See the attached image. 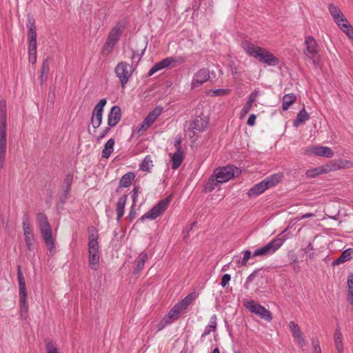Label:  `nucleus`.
<instances>
[{"label":"nucleus","mask_w":353,"mask_h":353,"mask_svg":"<svg viewBox=\"0 0 353 353\" xmlns=\"http://www.w3.org/2000/svg\"><path fill=\"white\" fill-rule=\"evenodd\" d=\"M242 48L248 54L257 59L260 62L270 66L279 64V59L265 48L257 46L248 40L241 42Z\"/></svg>","instance_id":"1"},{"label":"nucleus","mask_w":353,"mask_h":353,"mask_svg":"<svg viewBox=\"0 0 353 353\" xmlns=\"http://www.w3.org/2000/svg\"><path fill=\"white\" fill-rule=\"evenodd\" d=\"M241 172V170L234 165L217 168L214 170V174L208 179L205 188L207 191L211 192L219 183L227 182L232 178L238 176Z\"/></svg>","instance_id":"2"},{"label":"nucleus","mask_w":353,"mask_h":353,"mask_svg":"<svg viewBox=\"0 0 353 353\" xmlns=\"http://www.w3.org/2000/svg\"><path fill=\"white\" fill-rule=\"evenodd\" d=\"M195 297L196 296L194 293L189 294L183 299L175 304L168 314L165 315L159 323V330H162L166 325L178 319L181 314L185 312L188 306L192 303Z\"/></svg>","instance_id":"3"},{"label":"nucleus","mask_w":353,"mask_h":353,"mask_svg":"<svg viewBox=\"0 0 353 353\" xmlns=\"http://www.w3.org/2000/svg\"><path fill=\"white\" fill-rule=\"evenodd\" d=\"M126 24L125 19H121L110 29L101 50L103 56L107 57L112 52L124 32Z\"/></svg>","instance_id":"4"},{"label":"nucleus","mask_w":353,"mask_h":353,"mask_svg":"<svg viewBox=\"0 0 353 353\" xmlns=\"http://www.w3.org/2000/svg\"><path fill=\"white\" fill-rule=\"evenodd\" d=\"M37 223L43 238V241L48 248L51 255H54L56 252L54 240L52 238V231L50 225L48 221V218L43 212H39L37 215Z\"/></svg>","instance_id":"5"},{"label":"nucleus","mask_w":353,"mask_h":353,"mask_svg":"<svg viewBox=\"0 0 353 353\" xmlns=\"http://www.w3.org/2000/svg\"><path fill=\"white\" fill-rule=\"evenodd\" d=\"M209 127L208 119L205 117H196L191 121L186 130V136H188L192 142L197 139L198 133L201 132Z\"/></svg>","instance_id":"6"},{"label":"nucleus","mask_w":353,"mask_h":353,"mask_svg":"<svg viewBox=\"0 0 353 353\" xmlns=\"http://www.w3.org/2000/svg\"><path fill=\"white\" fill-rule=\"evenodd\" d=\"M243 303L245 308L248 309L250 312L255 314L260 318L267 321H272V316L271 312L259 303L253 300L248 299L243 300Z\"/></svg>","instance_id":"7"},{"label":"nucleus","mask_w":353,"mask_h":353,"mask_svg":"<svg viewBox=\"0 0 353 353\" xmlns=\"http://www.w3.org/2000/svg\"><path fill=\"white\" fill-rule=\"evenodd\" d=\"M185 59L182 57H168L156 63L149 70L148 75L152 76L157 72L168 68H174L177 63H182Z\"/></svg>","instance_id":"8"},{"label":"nucleus","mask_w":353,"mask_h":353,"mask_svg":"<svg viewBox=\"0 0 353 353\" xmlns=\"http://www.w3.org/2000/svg\"><path fill=\"white\" fill-rule=\"evenodd\" d=\"M170 202V198L167 197L159 201L151 210L144 214L139 221H143L145 219L154 220L160 216L168 208V204Z\"/></svg>","instance_id":"9"},{"label":"nucleus","mask_w":353,"mask_h":353,"mask_svg":"<svg viewBox=\"0 0 353 353\" xmlns=\"http://www.w3.org/2000/svg\"><path fill=\"white\" fill-rule=\"evenodd\" d=\"M114 73L119 79L121 85L124 88L132 74V65L125 61H121L114 68Z\"/></svg>","instance_id":"10"},{"label":"nucleus","mask_w":353,"mask_h":353,"mask_svg":"<svg viewBox=\"0 0 353 353\" xmlns=\"http://www.w3.org/2000/svg\"><path fill=\"white\" fill-rule=\"evenodd\" d=\"M283 242V239L281 238L274 239L265 245L256 249L254 252L252 256L271 255L281 248Z\"/></svg>","instance_id":"11"},{"label":"nucleus","mask_w":353,"mask_h":353,"mask_svg":"<svg viewBox=\"0 0 353 353\" xmlns=\"http://www.w3.org/2000/svg\"><path fill=\"white\" fill-rule=\"evenodd\" d=\"M304 44L305 46L303 50L304 54L312 61L314 65H316V57L318 54L319 50L315 39L311 36H306Z\"/></svg>","instance_id":"12"},{"label":"nucleus","mask_w":353,"mask_h":353,"mask_svg":"<svg viewBox=\"0 0 353 353\" xmlns=\"http://www.w3.org/2000/svg\"><path fill=\"white\" fill-rule=\"evenodd\" d=\"M163 108L161 107H156L152 110L144 120L138 125L137 132H143L147 130L152 124L157 119V118L161 114Z\"/></svg>","instance_id":"13"},{"label":"nucleus","mask_w":353,"mask_h":353,"mask_svg":"<svg viewBox=\"0 0 353 353\" xmlns=\"http://www.w3.org/2000/svg\"><path fill=\"white\" fill-rule=\"evenodd\" d=\"M304 152L307 155H315L325 158H332L334 154L330 148L319 145L305 148Z\"/></svg>","instance_id":"14"},{"label":"nucleus","mask_w":353,"mask_h":353,"mask_svg":"<svg viewBox=\"0 0 353 353\" xmlns=\"http://www.w3.org/2000/svg\"><path fill=\"white\" fill-rule=\"evenodd\" d=\"M7 123L6 122H1L0 125V168L4 164L6 154L7 145Z\"/></svg>","instance_id":"15"},{"label":"nucleus","mask_w":353,"mask_h":353,"mask_svg":"<svg viewBox=\"0 0 353 353\" xmlns=\"http://www.w3.org/2000/svg\"><path fill=\"white\" fill-rule=\"evenodd\" d=\"M107 101L105 99H101L95 105L92 113L91 123L94 128H98L102 122L103 110Z\"/></svg>","instance_id":"16"},{"label":"nucleus","mask_w":353,"mask_h":353,"mask_svg":"<svg viewBox=\"0 0 353 353\" xmlns=\"http://www.w3.org/2000/svg\"><path fill=\"white\" fill-rule=\"evenodd\" d=\"M210 71L208 69H199L193 74L191 82V89L200 87L210 79Z\"/></svg>","instance_id":"17"},{"label":"nucleus","mask_w":353,"mask_h":353,"mask_svg":"<svg viewBox=\"0 0 353 353\" xmlns=\"http://www.w3.org/2000/svg\"><path fill=\"white\" fill-rule=\"evenodd\" d=\"M88 265L91 270H97L99 267V246H88Z\"/></svg>","instance_id":"18"},{"label":"nucleus","mask_w":353,"mask_h":353,"mask_svg":"<svg viewBox=\"0 0 353 353\" xmlns=\"http://www.w3.org/2000/svg\"><path fill=\"white\" fill-rule=\"evenodd\" d=\"M289 328L298 345L301 347H305L306 345V341L299 325L295 321H291L289 323Z\"/></svg>","instance_id":"19"},{"label":"nucleus","mask_w":353,"mask_h":353,"mask_svg":"<svg viewBox=\"0 0 353 353\" xmlns=\"http://www.w3.org/2000/svg\"><path fill=\"white\" fill-rule=\"evenodd\" d=\"M334 22L348 37H353V28L343 14L333 18Z\"/></svg>","instance_id":"20"},{"label":"nucleus","mask_w":353,"mask_h":353,"mask_svg":"<svg viewBox=\"0 0 353 353\" xmlns=\"http://www.w3.org/2000/svg\"><path fill=\"white\" fill-rule=\"evenodd\" d=\"M334 22L348 37H353V28L343 14L333 18Z\"/></svg>","instance_id":"21"},{"label":"nucleus","mask_w":353,"mask_h":353,"mask_svg":"<svg viewBox=\"0 0 353 353\" xmlns=\"http://www.w3.org/2000/svg\"><path fill=\"white\" fill-rule=\"evenodd\" d=\"M334 22L348 37H353V28L343 14L333 18Z\"/></svg>","instance_id":"22"},{"label":"nucleus","mask_w":353,"mask_h":353,"mask_svg":"<svg viewBox=\"0 0 353 353\" xmlns=\"http://www.w3.org/2000/svg\"><path fill=\"white\" fill-rule=\"evenodd\" d=\"M121 108L114 105L111 108V110L108 117V125L109 127L115 126L121 120Z\"/></svg>","instance_id":"23"},{"label":"nucleus","mask_w":353,"mask_h":353,"mask_svg":"<svg viewBox=\"0 0 353 353\" xmlns=\"http://www.w3.org/2000/svg\"><path fill=\"white\" fill-rule=\"evenodd\" d=\"M330 167L329 163L321 166L316 167L306 171V176L308 178H314L320 174L330 172Z\"/></svg>","instance_id":"24"},{"label":"nucleus","mask_w":353,"mask_h":353,"mask_svg":"<svg viewBox=\"0 0 353 353\" xmlns=\"http://www.w3.org/2000/svg\"><path fill=\"white\" fill-rule=\"evenodd\" d=\"M216 315L213 314L210 317V323L205 327L203 333L201 336L200 341L201 343H204L205 341L207 336L212 332H216Z\"/></svg>","instance_id":"25"},{"label":"nucleus","mask_w":353,"mask_h":353,"mask_svg":"<svg viewBox=\"0 0 353 353\" xmlns=\"http://www.w3.org/2000/svg\"><path fill=\"white\" fill-rule=\"evenodd\" d=\"M259 95V92L256 90H254L253 92H252L248 97V101L243 107V108L241 110V114L240 117L243 118L251 110V108L253 105V103L255 102L257 97Z\"/></svg>","instance_id":"26"},{"label":"nucleus","mask_w":353,"mask_h":353,"mask_svg":"<svg viewBox=\"0 0 353 353\" xmlns=\"http://www.w3.org/2000/svg\"><path fill=\"white\" fill-rule=\"evenodd\" d=\"M329 165L331 172L353 167V163L351 161L342 159L330 162Z\"/></svg>","instance_id":"27"},{"label":"nucleus","mask_w":353,"mask_h":353,"mask_svg":"<svg viewBox=\"0 0 353 353\" xmlns=\"http://www.w3.org/2000/svg\"><path fill=\"white\" fill-rule=\"evenodd\" d=\"M283 174L281 172H278L266 177L263 179V181L269 189L277 185L283 179Z\"/></svg>","instance_id":"28"},{"label":"nucleus","mask_w":353,"mask_h":353,"mask_svg":"<svg viewBox=\"0 0 353 353\" xmlns=\"http://www.w3.org/2000/svg\"><path fill=\"white\" fill-rule=\"evenodd\" d=\"M268 189V188L265 183L263 180L260 183L254 185L251 189H250L248 194L250 197L256 196L263 193Z\"/></svg>","instance_id":"29"},{"label":"nucleus","mask_w":353,"mask_h":353,"mask_svg":"<svg viewBox=\"0 0 353 353\" xmlns=\"http://www.w3.org/2000/svg\"><path fill=\"white\" fill-rule=\"evenodd\" d=\"M88 246H99L98 242V231L94 226H90L88 229Z\"/></svg>","instance_id":"30"},{"label":"nucleus","mask_w":353,"mask_h":353,"mask_svg":"<svg viewBox=\"0 0 353 353\" xmlns=\"http://www.w3.org/2000/svg\"><path fill=\"white\" fill-rule=\"evenodd\" d=\"M128 196L126 194L120 197L117 201L116 211H117V219L120 221L121 217L124 214L125 206L126 203Z\"/></svg>","instance_id":"31"},{"label":"nucleus","mask_w":353,"mask_h":353,"mask_svg":"<svg viewBox=\"0 0 353 353\" xmlns=\"http://www.w3.org/2000/svg\"><path fill=\"white\" fill-rule=\"evenodd\" d=\"M114 139L110 138L105 143L104 148L101 152L102 158L108 159L114 151Z\"/></svg>","instance_id":"32"},{"label":"nucleus","mask_w":353,"mask_h":353,"mask_svg":"<svg viewBox=\"0 0 353 353\" xmlns=\"http://www.w3.org/2000/svg\"><path fill=\"white\" fill-rule=\"evenodd\" d=\"M310 115L307 112L305 108H303L299 111L298 113L296 118L293 121V126L294 127H299L301 124L305 122L306 121L309 120Z\"/></svg>","instance_id":"33"},{"label":"nucleus","mask_w":353,"mask_h":353,"mask_svg":"<svg viewBox=\"0 0 353 353\" xmlns=\"http://www.w3.org/2000/svg\"><path fill=\"white\" fill-rule=\"evenodd\" d=\"M184 154L182 150L176 151L172 155V168L177 169L183 162Z\"/></svg>","instance_id":"34"},{"label":"nucleus","mask_w":353,"mask_h":353,"mask_svg":"<svg viewBox=\"0 0 353 353\" xmlns=\"http://www.w3.org/2000/svg\"><path fill=\"white\" fill-rule=\"evenodd\" d=\"M351 255H352L351 249H347V250H344L342 252L341 255L338 259H335L332 262V265L334 266H336V265H340L342 263L349 261L352 258Z\"/></svg>","instance_id":"35"},{"label":"nucleus","mask_w":353,"mask_h":353,"mask_svg":"<svg viewBox=\"0 0 353 353\" xmlns=\"http://www.w3.org/2000/svg\"><path fill=\"white\" fill-rule=\"evenodd\" d=\"M296 97L294 94H287L283 97L282 108L285 111L292 105L296 101Z\"/></svg>","instance_id":"36"},{"label":"nucleus","mask_w":353,"mask_h":353,"mask_svg":"<svg viewBox=\"0 0 353 353\" xmlns=\"http://www.w3.org/2000/svg\"><path fill=\"white\" fill-rule=\"evenodd\" d=\"M134 179V174L132 172L125 174L119 181V187L127 188L130 186Z\"/></svg>","instance_id":"37"},{"label":"nucleus","mask_w":353,"mask_h":353,"mask_svg":"<svg viewBox=\"0 0 353 353\" xmlns=\"http://www.w3.org/2000/svg\"><path fill=\"white\" fill-rule=\"evenodd\" d=\"M334 339L336 350L339 353L343 352L342 334L339 328H336L334 334Z\"/></svg>","instance_id":"38"},{"label":"nucleus","mask_w":353,"mask_h":353,"mask_svg":"<svg viewBox=\"0 0 353 353\" xmlns=\"http://www.w3.org/2000/svg\"><path fill=\"white\" fill-rule=\"evenodd\" d=\"M148 254L145 252H141L139 255V261L137 263V267L135 270L133 272V274H138L144 267L145 263L148 261Z\"/></svg>","instance_id":"39"},{"label":"nucleus","mask_w":353,"mask_h":353,"mask_svg":"<svg viewBox=\"0 0 353 353\" xmlns=\"http://www.w3.org/2000/svg\"><path fill=\"white\" fill-rule=\"evenodd\" d=\"M27 27L28 28L29 40H37L36 26L33 19H28Z\"/></svg>","instance_id":"40"},{"label":"nucleus","mask_w":353,"mask_h":353,"mask_svg":"<svg viewBox=\"0 0 353 353\" xmlns=\"http://www.w3.org/2000/svg\"><path fill=\"white\" fill-rule=\"evenodd\" d=\"M24 234V240L26 244L27 249L29 251H32L34 248V235L32 231L28 232L26 231L23 232Z\"/></svg>","instance_id":"41"},{"label":"nucleus","mask_w":353,"mask_h":353,"mask_svg":"<svg viewBox=\"0 0 353 353\" xmlns=\"http://www.w3.org/2000/svg\"><path fill=\"white\" fill-rule=\"evenodd\" d=\"M231 92L230 89L223 88V89H214L210 90L208 92V94L211 95L212 97H223L229 94Z\"/></svg>","instance_id":"42"},{"label":"nucleus","mask_w":353,"mask_h":353,"mask_svg":"<svg viewBox=\"0 0 353 353\" xmlns=\"http://www.w3.org/2000/svg\"><path fill=\"white\" fill-rule=\"evenodd\" d=\"M73 181V176L71 174H67L63 182L64 196L66 198L71 189V185Z\"/></svg>","instance_id":"43"},{"label":"nucleus","mask_w":353,"mask_h":353,"mask_svg":"<svg viewBox=\"0 0 353 353\" xmlns=\"http://www.w3.org/2000/svg\"><path fill=\"white\" fill-rule=\"evenodd\" d=\"M152 166L153 164L151 157L148 155L143 159L142 163H141L140 169L143 171L148 172L152 168Z\"/></svg>","instance_id":"44"},{"label":"nucleus","mask_w":353,"mask_h":353,"mask_svg":"<svg viewBox=\"0 0 353 353\" xmlns=\"http://www.w3.org/2000/svg\"><path fill=\"white\" fill-rule=\"evenodd\" d=\"M20 314L23 319L28 317V304L27 300H19Z\"/></svg>","instance_id":"45"},{"label":"nucleus","mask_w":353,"mask_h":353,"mask_svg":"<svg viewBox=\"0 0 353 353\" xmlns=\"http://www.w3.org/2000/svg\"><path fill=\"white\" fill-rule=\"evenodd\" d=\"M46 353H59L57 347L54 344L53 341L47 339L45 340Z\"/></svg>","instance_id":"46"},{"label":"nucleus","mask_w":353,"mask_h":353,"mask_svg":"<svg viewBox=\"0 0 353 353\" xmlns=\"http://www.w3.org/2000/svg\"><path fill=\"white\" fill-rule=\"evenodd\" d=\"M328 10L332 18L336 16L339 17L340 14H343L341 9L333 3L329 5Z\"/></svg>","instance_id":"47"},{"label":"nucleus","mask_w":353,"mask_h":353,"mask_svg":"<svg viewBox=\"0 0 353 353\" xmlns=\"http://www.w3.org/2000/svg\"><path fill=\"white\" fill-rule=\"evenodd\" d=\"M22 228L23 232L28 231L30 232V218L28 214H25L23 216V221H22Z\"/></svg>","instance_id":"48"},{"label":"nucleus","mask_w":353,"mask_h":353,"mask_svg":"<svg viewBox=\"0 0 353 353\" xmlns=\"http://www.w3.org/2000/svg\"><path fill=\"white\" fill-rule=\"evenodd\" d=\"M50 70L49 63L48 59L43 61L41 68V79L43 81V78L46 77Z\"/></svg>","instance_id":"49"},{"label":"nucleus","mask_w":353,"mask_h":353,"mask_svg":"<svg viewBox=\"0 0 353 353\" xmlns=\"http://www.w3.org/2000/svg\"><path fill=\"white\" fill-rule=\"evenodd\" d=\"M17 279L19 282V288L26 286L25 278L23 275L21 268L20 265H19L17 268Z\"/></svg>","instance_id":"50"},{"label":"nucleus","mask_w":353,"mask_h":353,"mask_svg":"<svg viewBox=\"0 0 353 353\" xmlns=\"http://www.w3.org/2000/svg\"><path fill=\"white\" fill-rule=\"evenodd\" d=\"M251 257V252L250 250H245L243 252V258L238 261V263L241 266H245L247 264L248 261Z\"/></svg>","instance_id":"51"},{"label":"nucleus","mask_w":353,"mask_h":353,"mask_svg":"<svg viewBox=\"0 0 353 353\" xmlns=\"http://www.w3.org/2000/svg\"><path fill=\"white\" fill-rule=\"evenodd\" d=\"M312 346L313 349V352L321 351L319 341L317 337H313L312 339Z\"/></svg>","instance_id":"52"},{"label":"nucleus","mask_w":353,"mask_h":353,"mask_svg":"<svg viewBox=\"0 0 353 353\" xmlns=\"http://www.w3.org/2000/svg\"><path fill=\"white\" fill-rule=\"evenodd\" d=\"M19 300H27L28 296V292L26 286H22L19 288Z\"/></svg>","instance_id":"53"},{"label":"nucleus","mask_w":353,"mask_h":353,"mask_svg":"<svg viewBox=\"0 0 353 353\" xmlns=\"http://www.w3.org/2000/svg\"><path fill=\"white\" fill-rule=\"evenodd\" d=\"M145 49H146V45L144 46V48L140 52L133 51L131 59L132 60H134L136 57H137L138 61H139L141 59L142 56L143 55V54L145 51Z\"/></svg>","instance_id":"54"},{"label":"nucleus","mask_w":353,"mask_h":353,"mask_svg":"<svg viewBox=\"0 0 353 353\" xmlns=\"http://www.w3.org/2000/svg\"><path fill=\"white\" fill-rule=\"evenodd\" d=\"M230 279H231V276L229 274H223V276L221 278V285L223 288H225L227 285V284L228 283V282L230 281Z\"/></svg>","instance_id":"55"},{"label":"nucleus","mask_w":353,"mask_h":353,"mask_svg":"<svg viewBox=\"0 0 353 353\" xmlns=\"http://www.w3.org/2000/svg\"><path fill=\"white\" fill-rule=\"evenodd\" d=\"M29 62L34 64L37 61V51L28 52Z\"/></svg>","instance_id":"56"},{"label":"nucleus","mask_w":353,"mask_h":353,"mask_svg":"<svg viewBox=\"0 0 353 353\" xmlns=\"http://www.w3.org/2000/svg\"><path fill=\"white\" fill-rule=\"evenodd\" d=\"M37 51V40H29L28 52Z\"/></svg>","instance_id":"57"},{"label":"nucleus","mask_w":353,"mask_h":353,"mask_svg":"<svg viewBox=\"0 0 353 353\" xmlns=\"http://www.w3.org/2000/svg\"><path fill=\"white\" fill-rule=\"evenodd\" d=\"M256 117L254 114H250L247 121V124L250 126L254 125L255 123H256Z\"/></svg>","instance_id":"58"},{"label":"nucleus","mask_w":353,"mask_h":353,"mask_svg":"<svg viewBox=\"0 0 353 353\" xmlns=\"http://www.w3.org/2000/svg\"><path fill=\"white\" fill-rule=\"evenodd\" d=\"M110 128L108 127H106L103 131L100 134L99 136H98V137L97 138V140L98 141H100L102 139H103L105 137H106L108 135V134L110 132Z\"/></svg>","instance_id":"59"},{"label":"nucleus","mask_w":353,"mask_h":353,"mask_svg":"<svg viewBox=\"0 0 353 353\" xmlns=\"http://www.w3.org/2000/svg\"><path fill=\"white\" fill-rule=\"evenodd\" d=\"M348 301L351 305H353V287L348 288Z\"/></svg>","instance_id":"60"},{"label":"nucleus","mask_w":353,"mask_h":353,"mask_svg":"<svg viewBox=\"0 0 353 353\" xmlns=\"http://www.w3.org/2000/svg\"><path fill=\"white\" fill-rule=\"evenodd\" d=\"M256 272H257V270H254L252 274H250L247 277V279H246V280H245V281H246L248 283H250L254 280V276H255V275H256Z\"/></svg>","instance_id":"61"},{"label":"nucleus","mask_w":353,"mask_h":353,"mask_svg":"<svg viewBox=\"0 0 353 353\" xmlns=\"http://www.w3.org/2000/svg\"><path fill=\"white\" fill-rule=\"evenodd\" d=\"M347 286L348 288L353 287V272L348 276Z\"/></svg>","instance_id":"62"},{"label":"nucleus","mask_w":353,"mask_h":353,"mask_svg":"<svg viewBox=\"0 0 353 353\" xmlns=\"http://www.w3.org/2000/svg\"><path fill=\"white\" fill-rule=\"evenodd\" d=\"M174 146L176 149V151L181 150V138H178L175 139Z\"/></svg>","instance_id":"63"},{"label":"nucleus","mask_w":353,"mask_h":353,"mask_svg":"<svg viewBox=\"0 0 353 353\" xmlns=\"http://www.w3.org/2000/svg\"><path fill=\"white\" fill-rule=\"evenodd\" d=\"M315 214H313V213H306V214H304L301 216V219H307V218H310V217H312V216H314Z\"/></svg>","instance_id":"64"}]
</instances>
